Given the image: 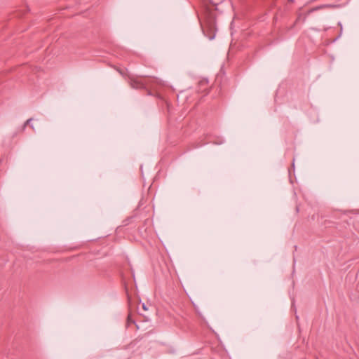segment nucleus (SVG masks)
<instances>
[{
  "instance_id": "obj_5",
  "label": "nucleus",
  "mask_w": 359,
  "mask_h": 359,
  "mask_svg": "<svg viewBox=\"0 0 359 359\" xmlns=\"http://www.w3.org/2000/svg\"><path fill=\"white\" fill-rule=\"evenodd\" d=\"M142 309H143L144 310H147V308H146V306H145L144 304H142Z\"/></svg>"
},
{
  "instance_id": "obj_1",
  "label": "nucleus",
  "mask_w": 359,
  "mask_h": 359,
  "mask_svg": "<svg viewBox=\"0 0 359 359\" xmlns=\"http://www.w3.org/2000/svg\"><path fill=\"white\" fill-rule=\"evenodd\" d=\"M204 34L210 39L215 38L216 32V17L214 11L206 10L204 13V22L202 24Z\"/></svg>"
},
{
  "instance_id": "obj_3",
  "label": "nucleus",
  "mask_w": 359,
  "mask_h": 359,
  "mask_svg": "<svg viewBox=\"0 0 359 359\" xmlns=\"http://www.w3.org/2000/svg\"><path fill=\"white\" fill-rule=\"evenodd\" d=\"M330 7H332V6L329 5V4H324V5L320 6H316V7L312 8L310 10H309L307 12V14L309 15V14H310L314 11H316L318 10L325 8H330Z\"/></svg>"
},
{
  "instance_id": "obj_6",
  "label": "nucleus",
  "mask_w": 359,
  "mask_h": 359,
  "mask_svg": "<svg viewBox=\"0 0 359 359\" xmlns=\"http://www.w3.org/2000/svg\"><path fill=\"white\" fill-rule=\"evenodd\" d=\"M128 321L131 320V318H130V316H128Z\"/></svg>"
},
{
  "instance_id": "obj_4",
  "label": "nucleus",
  "mask_w": 359,
  "mask_h": 359,
  "mask_svg": "<svg viewBox=\"0 0 359 359\" xmlns=\"http://www.w3.org/2000/svg\"><path fill=\"white\" fill-rule=\"evenodd\" d=\"M32 121V118H29L28 120H27V121L25 123V125H24V128L28 125L31 121Z\"/></svg>"
},
{
  "instance_id": "obj_2",
  "label": "nucleus",
  "mask_w": 359,
  "mask_h": 359,
  "mask_svg": "<svg viewBox=\"0 0 359 359\" xmlns=\"http://www.w3.org/2000/svg\"><path fill=\"white\" fill-rule=\"evenodd\" d=\"M154 79H149L147 76H138L130 78V86L133 88L143 89L147 86H151V83Z\"/></svg>"
}]
</instances>
